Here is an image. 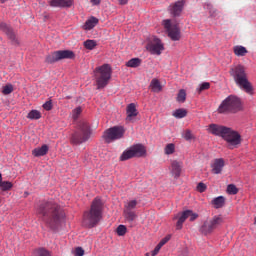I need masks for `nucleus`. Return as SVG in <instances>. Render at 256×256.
Segmentation results:
<instances>
[{"label": "nucleus", "instance_id": "23", "mask_svg": "<svg viewBox=\"0 0 256 256\" xmlns=\"http://www.w3.org/2000/svg\"><path fill=\"white\" fill-rule=\"evenodd\" d=\"M98 23H99V20L97 18L91 17L86 21L83 28L85 29V31H91V29H93Z\"/></svg>", "mask_w": 256, "mask_h": 256}, {"label": "nucleus", "instance_id": "19", "mask_svg": "<svg viewBox=\"0 0 256 256\" xmlns=\"http://www.w3.org/2000/svg\"><path fill=\"white\" fill-rule=\"evenodd\" d=\"M73 4L72 0H51L49 1V5L51 7H58V8H68L71 7Z\"/></svg>", "mask_w": 256, "mask_h": 256}, {"label": "nucleus", "instance_id": "15", "mask_svg": "<svg viewBox=\"0 0 256 256\" xmlns=\"http://www.w3.org/2000/svg\"><path fill=\"white\" fill-rule=\"evenodd\" d=\"M0 30L3 31V33L7 35L8 39L11 41L12 45L19 46L20 42H19L15 32L13 31V29L10 26H8L6 23H1Z\"/></svg>", "mask_w": 256, "mask_h": 256}, {"label": "nucleus", "instance_id": "2", "mask_svg": "<svg viewBox=\"0 0 256 256\" xmlns=\"http://www.w3.org/2000/svg\"><path fill=\"white\" fill-rule=\"evenodd\" d=\"M208 132L214 136L221 137L231 146H237L241 144V135L239 132L233 130L230 127L219 124H210L208 127Z\"/></svg>", "mask_w": 256, "mask_h": 256}, {"label": "nucleus", "instance_id": "36", "mask_svg": "<svg viewBox=\"0 0 256 256\" xmlns=\"http://www.w3.org/2000/svg\"><path fill=\"white\" fill-rule=\"evenodd\" d=\"M227 193L230 195H236L239 193V189H237V186L234 184H230L227 186Z\"/></svg>", "mask_w": 256, "mask_h": 256}, {"label": "nucleus", "instance_id": "3", "mask_svg": "<svg viewBox=\"0 0 256 256\" xmlns=\"http://www.w3.org/2000/svg\"><path fill=\"white\" fill-rule=\"evenodd\" d=\"M103 202L100 198H95L92 202L90 211H86L83 215V224L86 228H95L102 219Z\"/></svg>", "mask_w": 256, "mask_h": 256}, {"label": "nucleus", "instance_id": "1", "mask_svg": "<svg viewBox=\"0 0 256 256\" xmlns=\"http://www.w3.org/2000/svg\"><path fill=\"white\" fill-rule=\"evenodd\" d=\"M42 222L52 231H56L65 218V213L57 203L52 201L42 202L37 210Z\"/></svg>", "mask_w": 256, "mask_h": 256}, {"label": "nucleus", "instance_id": "44", "mask_svg": "<svg viewBox=\"0 0 256 256\" xmlns=\"http://www.w3.org/2000/svg\"><path fill=\"white\" fill-rule=\"evenodd\" d=\"M171 239V236L168 235L166 237H164L158 244L163 247L169 240Z\"/></svg>", "mask_w": 256, "mask_h": 256}, {"label": "nucleus", "instance_id": "9", "mask_svg": "<svg viewBox=\"0 0 256 256\" xmlns=\"http://www.w3.org/2000/svg\"><path fill=\"white\" fill-rule=\"evenodd\" d=\"M241 110V100L235 96L227 97L219 106V113H235Z\"/></svg>", "mask_w": 256, "mask_h": 256}, {"label": "nucleus", "instance_id": "12", "mask_svg": "<svg viewBox=\"0 0 256 256\" xmlns=\"http://www.w3.org/2000/svg\"><path fill=\"white\" fill-rule=\"evenodd\" d=\"M163 25L168 33V37L174 42L181 38V31L178 24H172L170 19L164 20Z\"/></svg>", "mask_w": 256, "mask_h": 256}, {"label": "nucleus", "instance_id": "16", "mask_svg": "<svg viewBox=\"0 0 256 256\" xmlns=\"http://www.w3.org/2000/svg\"><path fill=\"white\" fill-rule=\"evenodd\" d=\"M185 1L181 0L169 6V12L173 17H178L181 15Z\"/></svg>", "mask_w": 256, "mask_h": 256}, {"label": "nucleus", "instance_id": "10", "mask_svg": "<svg viewBox=\"0 0 256 256\" xmlns=\"http://www.w3.org/2000/svg\"><path fill=\"white\" fill-rule=\"evenodd\" d=\"M125 129L122 126H114L106 131H104V135H102V138L104 139V142L106 144H111L114 141L120 140L124 137Z\"/></svg>", "mask_w": 256, "mask_h": 256}, {"label": "nucleus", "instance_id": "8", "mask_svg": "<svg viewBox=\"0 0 256 256\" xmlns=\"http://www.w3.org/2000/svg\"><path fill=\"white\" fill-rule=\"evenodd\" d=\"M224 222V218L221 215L214 216L211 219H206L201 227L199 228V232L204 235L212 234L219 226H221Z\"/></svg>", "mask_w": 256, "mask_h": 256}, {"label": "nucleus", "instance_id": "7", "mask_svg": "<svg viewBox=\"0 0 256 256\" xmlns=\"http://www.w3.org/2000/svg\"><path fill=\"white\" fill-rule=\"evenodd\" d=\"M146 155H147V149L145 145L138 143L124 150L120 155L119 160L127 161L132 158H142V157H145Z\"/></svg>", "mask_w": 256, "mask_h": 256}, {"label": "nucleus", "instance_id": "34", "mask_svg": "<svg viewBox=\"0 0 256 256\" xmlns=\"http://www.w3.org/2000/svg\"><path fill=\"white\" fill-rule=\"evenodd\" d=\"M164 152L166 155H172L175 152V145L173 143H169L164 148Z\"/></svg>", "mask_w": 256, "mask_h": 256}, {"label": "nucleus", "instance_id": "46", "mask_svg": "<svg viewBox=\"0 0 256 256\" xmlns=\"http://www.w3.org/2000/svg\"><path fill=\"white\" fill-rule=\"evenodd\" d=\"M184 138L187 141H190L193 138L192 133H191L190 130H186V132L184 133Z\"/></svg>", "mask_w": 256, "mask_h": 256}, {"label": "nucleus", "instance_id": "20", "mask_svg": "<svg viewBox=\"0 0 256 256\" xmlns=\"http://www.w3.org/2000/svg\"><path fill=\"white\" fill-rule=\"evenodd\" d=\"M183 164L181 161L173 160L171 162V172L175 178H179L181 175Z\"/></svg>", "mask_w": 256, "mask_h": 256}, {"label": "nucleus", "instance_id": "30", "mask_svg": "<svg viewBox=\"0 0 256 256\" xmlns=\"http://www.w3.org/2000/svg\"><path fill=\"white\" fill-rule=\"evenodd\" d=\"M137 205H138L137 200H131L127 204L124 205V210L133 211V209H136Z\"/></svg>", "mask_w": 256, "mask_h": 256}, {"label": "nucleus", "instance_id": "48", "mask_svg": "<svg viewBox=\"0 0 256 256\" xmlns=\"http://www.w3.org/2000/svg\"><path fill=\"white\" fill-rule=\"evenodd\" d=\"M118 2L120 5H126L129 2V0H118Z\"/></svg>", "mask_w": 256, "mask_h": 256}, {"label": "nucleus", "instance_id": "29", "mask_svg": "<svg viewBox=\"0 0 256 256\" xmlns=\"http://www.w3.org/2000/svg\"><path fill=\"white\" fill-rule=\"evenodd\" d=\"M34 256H52V254L48 249L41 247L35 250Z\"/></svg>", "mask_w": 256, "mask_h": 256}, {"label": "nucleus", "instance_id": "39", "mask_svg": "<svg viewBox=\"0 0 256 256\" xmlns=\"http://www.w3.org/2000/svg\"><path fill=\"white\" fill-rule=\"evenodd\" d=\"M82 113V108L81 107H77L72 111V117L74 119V121H76V119H78L79 115Z\"/></svg>", "mask_w": 256, "mask_h": 256}, {"label": "nucleus", "instance_id": "17", "mask_svg": "<svg viewBox=\"0 0 256 256\" xmlns=\"http://www.w3.org/2000/svg\"><path fill=\"white\" fill-rule=\"evenodd\" d=\"M126 114V121H133L134 117H136L139 114L135 103H130L126 107Z\"/></svg>", "mask_w": 256, "mask_h": 256}, {"label": "nucleus", "instance_id": "24", "mask_svg": "<svg viewBox=\"0 0 256 256\" xmlns=\"http://www.w3.org/2000/svg\"><path fill=\"white\" fill-rule=\"evenodd\" d=\"M233 51L237 57H244L248 53L247 49L240 45L234 46Z\"/></svg>", "mask_w": 256, "mask_h": 256}, {"label": "nucleus", "instance_id": "6", "mask_svg": "<svg viewBox=\"0 0 256 256\" xmlns=\"http://www.w3.org/2000/svg\"><path fill=\"white\" fill-rule=\"evenodd\" d=\"M90 137L91 130L89 124L87 122H80L77 131L72 134L71 143L80 145L87 142Z\"/></svg>", "mask_w": 256, "mask_h": 256}, {"label": "nucleus", "instance_id": "51", "mask_svg": "<svg viewBox=\"0 0 256 256\" xmlns=\"http://www.w3.org/2000/svg\"><path fill=\"white\" fill-rule=\"evenodd\" d=\"M6 1H7V0H0V2H1L2 4H4Z\"/></svg>", "mask_w": 256, "mask_h": 256}, {"label": "nucleus", "instance_id": "32", "mask_svg": "<svg viewBox=\"0 0 256 256\" xmlns=\"http://www.w3.org/2000/svg\"><path fill=\"white\" fill-rule=\"evenodd\" d=\"M42 115L38 110H32L27 114V119H41Z\"/></svg>", "mask_w": 256, "mask_h": 256}, {"label": "nucleus", "instance_id": "14", "mask_svg": "<svg viewBox=\"0 0 256 256\" xmlns=\"http://www.w3.org/2000/svg\"><path fill=\"white\" fill-rule=\"evenodd\" d=\"M146 49L153 55H160L164 47L161 40L154 37L153 40L147 44Z\"/></svg>", "mask_w": 256, "mask_h": 256}, {"label": "nucleus", "instance_id": "31", "mask_svg": "<svg viewBox=\"0 0 256 256\" xmlns=\"http://www.w3.org/2000/svg\"><path fill=\"white\" fill-rule=\"evenodd\" d=\"M96 46H97V42L95 41V40H86L85 42H84V47L87 49V50H90V51H92V50H94L95 48H96Z\"/></svg>", "mask_w": 256, "mask_h": 256}, {"label": "nucleus", "instance_id": "35", "mask_svg": "<svg viewBox=\"0 0 256 256\" xmlns=\"http://www.w3.org/2000/svg\"><path fill=\"white\" fill-rule=\"evenodd\" d=\"M13 187V184L9 181H2L1 184H0V189L2 191H8V190H11Z\"/></svg>", "mask_w": 256, "mask_h": 256}, {"label": "nucleus", "instance_id": "4", "mask_svg": "<svg viewBox=\"0 0 256 256\" xmlns=\"http://www.w3.org/2000/svg\"><path fill=\"white\" fill-rule=\"evenodd\" d=\"M230 76L234 79L236 85L247 94H253V87L247 78L245 67L241 64L233 66L229 70Z\"/></svg>", "mask_w": 256, "mask_h": 256}, {"label": "nucleus", "instance_id": "33", "mask_svg": "<svg viewBox=\"0 0 256 256\" xmlns=\"http://www.w3.org/2000/svg\"><path fill=\"white\" fill-rule=\"evenodd\" d=\"M186 97H187L186 91L184 89H181L177 95V101L179 103H184L186 101Z\"/></svg>", "mask_w": 256, "mask_h": 256}, {"label": "nucleus", "instance_id": "40", "mask_svg": "<svg viewBox=\"0 0 256 256\" xmlns=\"http://www.w3.org/2000/svg\"><path fill=\"white\" fill-rule=\"evenodd\" d=\"M43 108H44L46 111L52 110V108H53L52 100H49V101H47L45 104H43Z\"/></svg>", "mask_w": 256, "mask_h": 256}, {"label": "nucleus", "instance_id": "42", "mask_svg": "<svg viewBox=\"0 0 256 256\" xmlns=\"http://www.w3.org/2000/svg\"><path fill=\"white\" fill-rule=\"evenodd\" d=\"M161 248L162 246L158 243L157 246L154 248V250H152L151 256H156L159 253Z\"/></svg>", "mask_w": 256, "mask_h": 256}, {"label": "nucleus", "instance_id": "37", "mask_svg": "<svg viewBox=\"0 0 256 256\" xmlns=\"http://www.w3.org/2000/svg\"><path fill=\"white\" fill-rule=\"evenodd\" d=\"M116 233L118 236H125L127 233V227L125 225H119L116 229Z\"/></svg>", "mask_w": 256, "mask_h": 256}, {"label": "nucleus", "instance_id": "18", "mask_svg": "<svg viewBox=\"0 0 256 256\" xmlns=\"http://www.w3.org/2000/svg\"><path fill=\"white\" fill-rule=\"evenodd\" d=\"M224 167H225L224 159L217 158L214 160V163L212 164V173L213 174H221Z\"/></svg>", "mask_w": 256, "mask_h": 256}, {"label": "nucleus", "instance_id": "38", "mask_svg": "<svg viewBox=\"0 0 256 256\" xmlns=\"http://www.w3.org/2000/svg\"><path fill=\"white\" fill-rule=\"evenodd\" d=\"M13 91H14L13 85L8 84V85H6L5 87H3L2 93H3L4 95H9V94H11Z\"/></svg>", "mask_w": 256, "mask_h": 256}, {"label": "nucleus", "instance_id": "28", "mask_svg": "<svg viewBox=\"0 0 256 256\" xmlns=\"http://www.w3.org/2000/svg\"><path fill=\"white\" fill-rule=\"evenodd\" d=\"M187 114H188V111L184 108L177 109L176 111L173 112V116L176 119H184V117H186Z\"/></svg>", "mask_w": 256, "mask_h": 256}, {"label": "nucleus", "instance_id": "27", "mask_svg": "<svg viewBox=\"0 0 256 256\" xmlns=\"http://www.w3.org/2000/svg\"><path fill=\"white\" fill-rule=\"evenodd\" d=\"M124 217L128 222H134L137 219V214L132 210H124Z\"/></svg>", "mask_w": 256, "mask_h": 256}, {"label": "nucleus", "instance_id": "49", "mask_svg": "<svg viewBox=\"0 0 256 256\" xmlns=\"http://www.w3.org/2000/svg\"><path fill=\"white\" fill-rule=\"evenodd\" d=\"M207 8H208V9H212V8H213V5H212V4H207Z\"/></svg>", "mask_w": 256, "mask_h": 256}, {"label": "nucleus", "instance_id": "52", "mask_svg": "<svg viewBox=\"0 0 256 256\" xmlns=\"http://www.w3.org/2000/svg\"><path fill=\"white\" fill-rule=\"evenodd\" d=\"M254 225L256 226V217H255V219H254Z\"/></svg>", "mask_w": 256, "mask_h": 256}, {"label": "nucleus", "instance_id": "41", "mask_svg": "<svg viewBox=\"0 0 256 256\" xmlns=\"http://www.w3.org/2000/svg\"><path fill=\"white\" fill-rule=\"evenodd\" d=\"M209 88H210V83H203V84L200 85L198 91L202 92L204 90H208Z\"/></svg>", "mask_w": 256, "mask_h": 256}, {"label": "nucleus", "instance_id": "43", "mask_svg": "<svg viewBox=\"0 0 256 256\" xmlns=\"http://www.w3.org/2000/svg\"><path fill=\"white\" fill-rule=\"evenodd\" d=\"M198 191L203 193L206 191L207 186L204 183H198V187H197Z\"/></svg>", "mask_w": 256, "mask_h": 256}, {"label": "nucleus", "instance_id": "5", "mask_svg": "<svg viewBox=\"0 0 256 256\" xmlns=\"http://www.w3.org/2000/svg\"><path fill=\"white\" fill-rule=\"evenodd\" d=\"M94 77L96 80L97 88L103 89L111 80L112 68L109 64H103L102 66L96 67L94 70Z\"/></svg>", "mask_w": 256, "mask_h": 256}, {"label": "nucleus", "instance_id": "21", "mask_svg": "<svg viewBox=\"0 0 256 256\" xmlns=\"http://www.w3.org/2000/svg\"><path fill=\"white\" fill-rule=\"evenodd\" d=\"M48 152H49V146L47 144H44L41 147L33 149L32 155L34 157H42V156L47 155Z\"/></svg>", "mask_w": 256, "mask_h": 256}, {"label": "nucleus", "instance_id": "53", "mask_svg": "<svg viewBox=\"0 0 256 256\" xmlns=\"http://www.w3.org/2000/svg\"><path fill=\"white\" fill-rule=\"evenodd\" d=\"M146 256H149V254H146Z\"/></svg>", "mask_w": 256, "mask_h": 256}, {"label": "nucleus", "instance_id": "11", "mask_svg": "<svg viewBox=\"0 0 256 256\" xmlns=\"http://www.w3.org/2000/svg\"><path fill=\"white\" fill-rule=\"evenodd\" d=\"M75 54L71 50H58L48 54L45 58L47 64H54L61 60L73 59Z\"/></svg>", "mask_w": 256, "mask_h": 256}, {"label": "nucleus", "instance_id": "50", "mask_svg": "<svg viewBox=\"0 0 256 256\" xmlns=\"http://www.w3.org/2000/svg\"><path fill=\"white\" fill-rule=\"evenodd\" d=\"M2 175H1V173H0V185L2 184Z\"/></svg>", "mask_w": 256, "mask_h": 256}, {"label": "nucleus", "instance_id": "13", "mask_svg": "<svg viewBox=\"0 0 256 256\" xmlns=\"http://www.w3.org/2000/svg\"><path fill=\"white\" fill-rule=\"evenodd\" d=\"M189 218H190V222H194L199 218V215L197 213H194L192 210H186L182 212L176 224L177 230H181L183 227V224Z\"/></svg>", "mask_w": 256, "mask_h": 256}, {"label": "nucleus", "instance_id": "25", "mask_svg": "<svg viewBox=\"0 0 256 256\" xmlns=\"http://www.w3.org/2000/svg\"><path fill=\"white\" fill-rule=\"evenodd\" d=\"M142 64V60L140 58H131L126 62V66L129 68H138Z\"/></svg>", "mask_w": 256, "mask_h": 256}, {"label": "nucleus", "instance_id": "45", "mask_svg": "<svg viewBox=\"0 0 256 256\" xmlns=\"http://www.w3.org/2000/svg\"><path fill=\"white\" fill-rule=\"evenodd\" d=\"M84 255V250L82 247H76L75 249V256H83Z\"/></svg>", "mask_w": 256, "mask_h": 256}, {"label": "nucleus", "instance_id": "26", "mask_svg": "<svg viewBox=\"0 0 256 256\" xmlns=\"http://www.w3.org/2000/svg\"><path fill=\"white\" fill-rule=\"evenodd\" d=\"M150 89L155 93H158L162 90L160 82L157 80V78H153V80H151Z\"/></svg>", "mask_w": 256, "mask_h": 256}, {"label": "nucleus", "instance_id": "47", "mask_svg": "<svg viewBox=\"0 0 256 256\" xmlns=\"http://www.w3.org/2000/svg\"><path fill=\"white\" fill-rule=\"evenodd\" d=\"M90 2L93 4V5H99L101 3V0H90Z\"/></svg>", "mask_w": 256, "mask_h": 256}, {"label": "nucleus", "instance_id": "22", "mask_svg": "<svg viewBox=\"0 0 256 256\" xmlns=\"http://www.w3.org/2000/svg\"><path fill=\"white\" fill-rule=\"evenodd\" d=\"M225 201H226L225 197L219 196L214 198L211 201V204L213 205L214 209H222V207H224L225 205Z\"/></svg>", "mask_w": 256, "mask_h": 256}]
</instances>
